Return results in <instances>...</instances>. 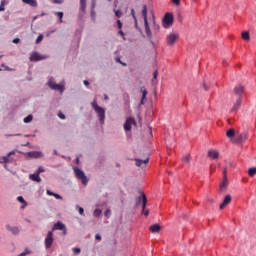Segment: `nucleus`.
I'll return each instance as SVG.
<instances>
[{
  "instance_id": "obj_1",
  "label": "nucleus",
  "mask_w": 256,
  "mask_h": 256,
  "mask_svg": "<svg viewBox=\"0 0 256 256\" xmlns=\"http://www.w3.org/2000/svg\"><path fill=\"white\" fill-rule=\"evenodd\" d=\"M92 109L97 113L101 125H105V109L97 104V99L91 103Z\"/></svg>"
},
{
  "instance_id": "obj_2",
  "label": "nucleus",
  "mask_w": 256,
  "mask_h": 256,
  "mask_svg": "<svg viewBox=\"0 0 256 256\" xmlns=\"http://www.w3.org/2000/svg\"><path fill=\"white\" fill-rule=\"evenodd\" d=\"M141 13L144 19V27H145L146 35L149 39H151V37H153V33L151 32V28L149 27V21L147 20V5H143Z\"/></svg>"
},
{
  "instance_id": "obj_3",
  "label": "nucleus",
  "mask_w": 256,
  "mask_h": 256,
  "mask_svg": "<svg viewBox=\"0 0 256 256\" xmlns=\"http://www.w3.org/2000/svg\"><path fill=\"white\" fill-rule=\"evenodd\" d=\"M47 85L53 91H59L60 93L65 91V87H63L61 84H57V82H55V78L53 77L49 78Z\"/></svg>"
},
{
  "instance_id": "obj_4",
  "label": "nucleus",
  "mask_w": 256,
  "mask_h": 256,
  "mask_svg": "<svg viewBox=\"0 0 256 256\" xmlns=\"http://www.w3.org/2000/svg\"><path fill=\"white\" fill-rule=\"evenodd\" d=\"M15 153L16 151L12 150L6 156L0 158V163L4 164L5 169H7V163H15V158L12 157V155H15Z\"/></svg>"
},
{
  "instance_id": "obj_5",
  "label": "nucleus",
  "mask_w": 256,
  "mask_h": 256,
  "mask_svg": "<svg viewBox=\"0 0 256 256\" xmlns=\"http://www.w3.org/2000/svg\"><path fill=\"white\" fill-rule=\"evenodd\" d=\"M173 15L171 13H166L162 19V27L164 29H169V27L173 26Z\"/></svg>"
},
{
  "instance_id": "obj_6",
  "label": "nucleus",
  "mask_w": 256,
  "mask_h": 256,
  "mask_svg": "<svg viewBox=\"0 0 256 256\" xmlns=\"http://www.w3.org/2000/svg\"><path fill=\"white\" fill-rule=\"evenodd\" d=\"M74 173L77 179H80L82 181V185H87V183H89V178H87L83 170L79 169L78 167H74Z\"/></svg>"
},
{
  "instance_id": "obj_7",
  "label": "nucleus",
  "mask_w": 256,
  "mask_h": 256,
  "mask_svg": "<svg viewBox=\"0 0 256 256\" xmlns=\"http://www.w3.org/2000/svg\"><path fill=\"white\" fill-rule=\"evenodd\" d=\"M50 231H52V233L54 231H63V234L67 235V227L61 221L56 222Z\"/></svg>"
},
{
  "instance_id": "obj_8",
  "label": "nucleus",
  "mask_w": 256,
  "mask_h": 256,
  "mask_svg": "<svg viewBox=\"0 0 256 256\" xmlns=\"http://www.w3.org/2000/svg\"><path fill=\"white\" fill-rule=\"evenodd\" d=\"M53 241H54L53 231L50 230V231H48L46 238L44 240L46 249H51V247H53Z\"/></svg>"
},
{
  "instance_id": "obj_9",
  "label": "nucleus",
  "mask_w": 256,
  "mask_h": 256,
  "mask_svg": "<svg viewBox=\"0 0 256 256\" xmlns=\"http://www.w3.org/2000/svg\"><path fill=\"white\" fill-rule=\"evenodd\" d=\"M141 203H142V209H147V196L145 195V193H142L141 196H139L136 199V207H139Z\"/></svg>"
},
{
  "instance_id": "obj_10",
  "label": "nucleus",
  "mask_w": 256,
  "mask_h": 256,
  "mask_svg": "<svg viewBox=\"0 0 256 256\" xmlns=\"http://www.w3.org/2000/svg\"><path fill=\"white\" fill-rule=\"evenodd\" d=\"M132 125H134V127H137V121H135V118L129 117L124 123V131H131Z\"/></svg>"
},
{
  "instance_id": "obj_11",
  "label": "nucleus",
  "mask_w": 256,
  "mask_h": 256,
  "mask_svg": "<svg viewBox=\"0 0 256 256\" xmlns=\"http://www.w3.org/2000/svg\"><path fill=\"white\" fill-rule=\"evenodd\" d=\"M179 39V35L175 34V33H170L169 35H167L166 37V43L167 45H175L176 41Z\"/></svg>"
},
{
  "instance_id": "obj_12",
  "label": "nucleus",
  "mask_w": 256,
  "mask_h": 256,
  "mask_svg": "<svg viewBox=\"0 0 256 256\" xmlns=\"http://www.w3.org/2000/svg\"><path fill=\"white\" fill-rule=\"evenodd\" d=\"M47 59V56H42L41 54H39V52H33L30 57H29V60L30 61H43Z\"/></svg>"
},
{
  "instance_id": "obj_13",
  "label": "nucleus",
  "mask_w": 256,
  "mask_h": 256,
  "mask_svg": "<svg viewBox=\"0 0 256 256\" xmlns=\"http://www.w3.org/2000/svg\"><path fill=\"white\" fill-rule=\"evenodd\" d=\"M241 103H243V100L241 97H238L231 109V113H237V111H239V107H241Z\"/></svg>"
},
{
  "instance_id": "obj_14",
  "label": "nucleus",
  "mask_w": 256,
  "mask_h": 256,
  "mask_svg": "<svg viewBox=\"0 0 256 256\" xmlns=\"http://www.w3.org/2000/svg\"><path fill=\"white\" fill-rule=\"evenodd\" d=\"M28 156L32 157L33 159H39V158L43 157V152H41V151H31V152H28Z\"/></svg>"
},
{
  "instance_id": "obj_15",
  "label": "nucleus",
  "mask_w": 256,
  "mask_h": 256,
  "mask_svg": "<svg viewBox=\"0 0 256 256\" xmlns=\"http://www.w3.org/2000/svg\"><path fill=\"white\" fill-rule=\"evenodd\" d=\"M229 203H231V195H226L223 202L220 204V209H225L226 206L229 205Z\"/></svg>"
},
{
  "instance_id": "obj_16",
  "label": "nucleus",
  "mask_w": 256,
  "mask_h": 256,
  "mask_svg": "<svg viewBox=\"0 0 256 256\" xmlns=\"http://www.w3.org/2000/svg\"><path fill=\"white\" fill-rule=\"evenodd\" d=\"M224 175V181L220 184V191H223V189H227V169L223 170Z\"/></svg>"
},
{
  "instance_id": "obj_17",
  "label": "nucleus",
  "mask_w": 256,
  "mask_h": 256,
  "mask_svg": "<svg viewBox=\"0 0 256 256\" xmlns=\"http://www.w3.org/2000/svg\"><path fill=\"white\" fill-rule=\"evenodd\" d=\"M234 92H235V95H238L239 97H241L242 93H245V87H243L242 85H238L234 88Z\"/></svg>"
},
{
  "instance_id": "obj_18",
  "label": "nucleus",
  "mask_w": 256,
  "mask_h": 256,
  "mask_svg": "<svg viewBox=\"0 0 256 256\" xmlns=\"http://www.w3.org/2000/svg\"><path fill=\"white\" fill-rule=\"evenodd\" d=\"M208 157L210 159H219V151H217V150L208 151Z\"/></svg>"
},
{
  "instance_id": "obj_19",
  "label": "nucleus",
  "mask_w": 256,
  "mask_h": 256,
  "mask_svg": "<svg viewBox=\"0 0 256 256\" xmlns=\"http://www.w3.org/2000/svg\"><path fill=\"white\" fill-rule=\"evenodd\" d=\"M161 231V225L159 224H153L150 226V232L151 233H159Z\"/></svg>"
},
{
  "instance_id": "obj_20",
  "label": "nucleus",
  "mask_w": 256,
  "mask_h": 256,
  "mask_svg": "<svg viewBox=\"0 0 256 256\" xmlns=\"http://www.w3.org/2000/svg\"><path fill=\"white\" fill-rule=\"evenodd\" d=\"M247 139V134L243 133L236 137L234 143H243Z\"/></svg>"
},
{
  "instance_id": "obj_21",
  "label": "nucleus",
  "mask_w": 256,
  "mask_h": 256,
  "mask_svg": "<svg viewBox=\"0 0 256 256\" xmlns=\"http://www.w3.org/2000/svg\"><path fill=\"white\" fill-rule=\"evenodd\" d=\"M30 179L32 181H36V183H41V176H39V173L30 174Z\"/></svg>"
},
{
  "instance_id": "obj_22",
  "label": "nucleus",
  "mask_w": 256,
  "mask_h": 256,
  "mask_svg": "<svg viewBox=\"0 0 256 256\" xmlns=\"http://www.w3.org/2000/svg\"><path fill=\"white\" fill-rule=\"evenodd\" d=\"M135 161H136V167H141L142 164L147 165V163H149V158H146L144 160L135 159Z\"/></svg>"
},
{
  "instance_id": "obj_23",
  "label": "nucleus",
  "mask_w": 256,
  "mask_h": 256,
  "mask_svg": "<svg viewBox=\"0 0 256 256\" xmlns=\"http://www.w3.org/2000/svg\"><path fill=\"white\" fill-rule=\"evenodd\" d=\"M26 5L30 7H37L38 3L37 0H22Z\"/></svg>"
},
{
  "instance_id": "obj_24",
  "label": "nucleus",
  "mask_w": 256,
  "mask_h": 256,
  "mask_svg": "<svg viewBox=\"0 0 256 256\" xmlns=\"http://www.w3.org/2000/svg\"><path fill=\"white\" fill-rule=\"evenodd\" d=\"M8 231H11L13 235H19V228L18 227H10L9 225L6 226Z\"/></svg>"
},
{
  "instance_id": "obj_25",
  "label": "nucleus",
  "mask_w": 256,
  "mask_h": 256,
  "mask_svg": "<svg viewBox=\"0 0 256 256\" xmlns=\"http://www.w3.org/2000/svg\"><path fill=\"white\" fill-rule=\"evenodd\" d=\"M86 9H87V0H80V11H82V13H85Z\"/></svg>"
},
{
  "instance_id": "obj_26",
  "label": "nucleus",
  "mask_w": 256,
  "mask_h": 256,
  "mask_svg": "<svg viewBox=\"0 0 256 256\" xmlns=\"http://www.w3.org/2000/svg\"><path fill=\"white\" fill-rule=\"evenodd\" d=\"M17 201H19V203L23 204L21 206V209H25V207H27V201H25V198H23V196H18Z\"/></svg>"
},
{
  "instance_id": "obj_27",
  "label": "nucleus",
  "mask_w": 256,
  "mask_h": 256,
  "mask_svg": "<svg viewBox=\"0 0 256 256\" xmlns=\"http://www.w3.org/2000/svg\"><path fill=\"white\" fill-rule=\"evenodd\" d=\"M226 136L228 137V139H233V137H235V129H229L226 132Z\"/></svg>"
},
{
  "instance_id": "obj_28",
  "label": "nucleus",
  "mask_w": 256,
  "mask_h": 256,
  "mask_svg": "<svg viewBox=\"0 0 256 256\" xmlns=\"http://www.w3.org/2000/svg\"><path fill=\"white\" fill-rule=\"evenodd\" d=\"M248 175H249V177H255V175H256V167L250 168L248 170Z\"/></svg>"
},
{
  "instance_id": "obj_29",
  "label": "nucleus",
  "mask_w": 256,
  "mask_h": 256,
  "mask_svg": "<svg viewBox=\"0 0 256 256\" xmlns=\"http://www.w3.org/2000/svg\"><path fill=\"white\" fill-rule=\"evenodd\" d=\"M142 99H141V105H143V101H145V99H147V91L145 89H142Z\"/></svg>"
},
{
  "instance_id": "obj_30",
  "label": "nucleus",
  "mask_w": 256,
  "mask_h": 256,
  "mask_svg": "<svg viewBox=\"0 0 256 256\" xmlns=\"http://www.w3.org/2000/svg\"><path fill=\"white\" fill-rule=\"evenodd\" d=\"M242 39L244 41H249L250 39L249 32H242Z\"/></svg>"
},
{
  "instance_id": "obj_31",
  "label": "nucleus",
  "mask_w": 256,
  "mask_h": 256,
  "mask_svg": "<svg viewBox=\"0 0 256 256\" xmlns=\"http://www.w3.org/2000/svg\"><path fill=\"white\" fill-rule=\"evenodd\" d=\"M103 213V211H101V209H95L93 212L94 217H101V214Z\"/></svg>"
},
{
  "instance_id": "obj_32",
  "label": "nucleus",
  "mask_w": 256,
  "mask_h": 256,
  "mask_svg": "<svg viewBox=\"0 0 256 256\" xmlns=\"http://www.w3.org/2000/svg\"><path fill=\"white\" fill-rule=\"evenodd\" d=\"M31 121H33V115L31 114L24 118V123H31Z\"/></svg>"
},
{
  "instance_id": "obj_33",
  "label": "nucleus",
  "mask_w": 256,
  "mask_h": 256,
  "mask_svg": "<svg viewBox=\"0 0 256 256\" xmlns=\"http://www.w3.org/2000/svg\"><path fill=\"white\" fill-rule=\"evenodd\" d=\"M55 15L59 17L60 23H63V12H55Z\"/></svg>"
},
{
  "instance_id": "obj_34",
  "label": "nucleus",
  "mask_w": 256,
  "mask_h": 256,
  "mask_svg": "<svg viewBox=\"0 0 256 256\" xmlns=\"http://www.w3.org/2000/svg\"><path fill=\"white\" fill-rule=\"evenodd\" d=\"M114 13L118 18L123 17V12L121 10H114Z\"/></svg>"
},
{
  "instance_id": "obj_35",
  "label": "nucleus",
  "mask_w": 256,
  "mask_h": 256,
  "mask_svg": "<svg viewBox=\"0 0 256 256\" xmlns=\"http://www.w3.org/2000/svg\"><path fill=\"white\" fill-rule=\"evenodd\" d=\"M190 159H191V156L186 155V156H184V157L182 158V161H183V163H189Z\"/></svg>"
},
{
  "instance_id": "obj_36",
  "label": "nucleus",
  "mask_w": 256,
  "mask_h": 256,
  "mask_svg": "<svg viewBox=\"0 0 256 256\" xmlns=\"http://www.w3.org/2000/svg\"><path fill=\"white\" fill-rule=\"evenodd\" d=\"M41 41H43V34H39V36L37 37L35 43L38 45V43H41Z\"/></svg>"
},
{
  "instance_id": "obj_37",
  "label": "nucleus",
  "mask_w": 256,
  "mask_h": 256,
  "mask_svg": "<svg viewBox=\"0 0 256 256\" xmlns=\"http://www.w3.org/2000/svg\"><path fill=\"white\" fill-rule=\"evenodd\" d=\"M105 217H107V219H109L111 217V210L110 209H106L104 212Z\"/></svg>"
},
{
  "instance_id": "obj_38",
  "label": "nucleus",
  "mask_w": 256,
  "mask_h": 256,
  "mask_svg": "<svg viewBox=\"0 0 256 256\" xmlns=\"http://www.w3.org/2000/svg\"><path fill=\"white\" fill-rule=\"evenodd\" d=\"M142 215H144L145 217H149V210L146 208H142Z\"/></svg>"
},
{
  "instance_id": "obj_39",
  "label": "nucleus",
  "mask_w": 256,
  "mask_h": 256,
  "mask_svg": "<svg viewBox=\"0 0 256 256\" xmlns=\"http://www.w3.org/2000/svg\"><path fill=\"white\" fill-rule=\"evenodd\" d=\"M72 251L74 255H79V253H81V248H73Z\"/></svg>"
},
{
  "instance_id": "obj_40",
  "label": "nucleus",
  "mask_w": 256,
  "mask_h": 256,
  "mask_svg": "<svg viewBox=\"0 0 256 256\" xmlns=\"http://www.w3.org/2000/svg\"><path fill=\"white\" fill-rule=\"evenodd\" d=\"M118 33H119V35H121L123 41H125V40H126V38H125V32H123L122 29H119Z\"/></svg>"
},
{
  "instance_id": "obj_41",
  "label": "nucleus",
  "mask_w": 256,
  "mask_h": 256,
  "mask_svg": "<svg viewBox=\"0 0 256 256\" xmlns=\"http://www.w3.org/2000/svg\"><path fill=\"white\" fill-rule=\"evenodd\" d=\"M116 61H117V63H120L121 65H123V67H127V63H123V62L121 61V58L117 57V58H116Z\"/></svg>"
},
{
  "instance_id": "obj_42",
  "label": "nucleus",
  "mask_w": 256,
  "mask_h": 256,
  "mask_svg": "<svg viewBox=\"0 0 256 256\" xmlns=\"http://www.w3.org/2000/svg\"><path fill=\"white\" fill-rule=\"evenodd\" d=\"M153 23H154V29H155V31H159V29H161V26H159V24H156L155 23V20H153Z\"/></svg>"
},
{
  "instance_id": "obj_43",
  "label": "nucleus",
  "mask_w": 256,
  "mask_h": 256,
  "mask_svg": "<svg viewBox=\"0 0 256 256\" xmlns=\"http://www.w3.org/2000/svg\"><path fill=\"white\" fill-rule=\"evenodd\" d=\"M117 27L118 29H123V22L121 20H117Z\"/></svg>"
},
{
  "instance_id": "obj_44",
  "label": "nucleus",
  "mask_w": 256,
  "mask_h": 256,
  "mask_svg": "<svg viewBox=\"0 0 256 256\" xmlns=\"http://www.w3.org/2000/svg\"><path fill=\"white\" fill-rule=\"evenodd\" d=\"M36 173H38V175H41V173H45V169H43V167H39Z\"/></svg>"
},
{
  "instance_id": "obj_45",
  "label": "nucleus",
  "mask_w": 256,
  "mask_h": 256,
  "mask_svg": "<svg viewBox=\"0 0 256 256\" xmlns=\"http://www.w3.org/2000/svg\"><path fill=\"white\" fill-rule=\"evenodd\" d=\"M171 1L173 5H177V6L181 5V0H171Z\"/></svg>"
},
{
  "instance_id": "obj_46",
  "label": "nucleus",
  "mask_w": 256,
  "mask_h": 256,
  "mask_svg": "<svg viewBox=\"0 0 256 256\" xmlns=\"http://www.w3.org/2000/svg\"><path fill=\"white\" fill-rule=\"evenodd\" d=\"M47 195H49L50 197H54L55 193L51 190H47L46 191Z\"/></svg>"
},
{
  "instance_id": "obj_47",
  "label": "nucleus",
  "mask_w": 256,
  "mask_h": 256,
  "mask_svg": "<svg viewBox=\"0 0 256 256\" xmlns=\"http://www.w3.org/2000/svg\"><path fill=\"white\" fill-rule=\"evenodd\" d=\"M78 211L80 215H84L85 210L82 207H78Z\"/></svg>"
},
{
  "instance_id": "obj_48",
  "label": "nucleus",
  "mask_w": 256,
  "mask_h": 256,
  "mask_svg": "<svg viewBox=\"0 0 256 256\" xmlns=\"http://www.w3.org/2000/svg\"><path fill=\"white\" fill-rule=\"evenodd\" d=\"M159 75V71L155 70L153 72V79H157V76Z\"/></svg>"
},
{
  "instance_id": "obj_49",
  "label": "nucleus",
  "mask_w": 256,
  "mask_h": 256,
  "mask_svg": "<svg viewBox=\"0 0 256 256\" xmlns=\"http://www.w3.org/2000/svg\"><path fill=\"white\" fill-rule=\"evenodd\" d=\"M24 254L26 255H31V250H29V248H26L24 251H23Z\"/></svg>"
},
{
  "instance_id": "obj_50",
  "label": "nucleus",
  "mask_w": 256,
  "mask_h": 256,
  "mask_svg": "<svg viewBox=\"0 0 256 256\" xmlns=\"http://www.w3.org/2000/svg\"><path fill=\"white\" fill-rule=\"evenodd\" d=\"M131 15L135 21H137V16H135V10H131Z\"/></svg>"
},
{
  "instance_id": "obj_51",
  "label": "nucleus",
  "mask_w": 256,
  "mask_h": 256,
  "mask_svg": "<svg viewBox=\"0 0 256 256\" xmlns=\"http://www.w3.org/2000/svg\"><path fill=\"white\" fill-rule=\"evenodd\" d=\"M58 117L60 119H65V114H63L62 112H58Z\"/></svg>"
},
{
  "instance_id": "obj_52",
  "label": "nucleus",
  "mask_w": 256,
  "mask_h": 256,
  "mask_svg": "<svg viewBox=\"0 0 256 256\" xmlns=\"http://www.w3.org/2000/svg\"><path fill=\"white\" fill-rule=\"evenodd\" d=\"M21 134H6V137H19Z\"/></svg>"
},
{
  "instance_id": "obj_53",
  "label": "nucleus",
  "mask_w": 256,
  "mask_h": 256,
  "mask_svg": "<svg viewBox=\"0 0 256 256\" xmlns=\"http://www.w3.org/2000/svg\"><path fill=\"white\" fill-rule=\"evenodd\" d=\"M55 199H63V197L57 193H54Z\"/></svg>"
},
{
  "instance_id": "obj_54",
  "label": "nucleus",
  "mask_w": 256,
  "mask_h": 256,
  "mask_svg": "<svg viewBox=\"0 0 256 256\" xmlns=\"http://www.w3.org/2000/svg\"><path fill=\"white\" fill-rule=\"evenodd\" d=\"M95 240L96 241H101V235L100 234H96L95 235Z\"/></svg>"
},
{
  "instance_id": "obj_55",
  "label": "nucleus",
  "mask_w": 256,
  "mask_h": 256,
  "mask_svg": "<svg viewBox=\"0 0 256 256\" xmlns=\"http://www.w3.org/2000/svg\"><path fill=\"white\" fill-rule=\"evenodd\" d=\"M21 41V39H19V38H14L13 40H12V43H19Z\"/></svg>"
},
{
  "instance_id": "obj_56",
  "label": "nucleus",
  "mask_w": 256,
  "mask_h": 256,
  "mask_svg": "<svg viewBox=\"0 0 256 256\" xmlns=\"http://www.w3.org/2000/svg\"><path fill=\"white\" fill-rule=\"evenodd\" d=\"M0 11H5V6H3V3L0 5Z\"/></svg>"
},
{
  "instance_id": "obj_57",
  "label": "nucleus",
  "mask_w": 256,
  "mask_h": 256,
  "mask_svg": "<svg viewBox=\"0 0 256 256\" xmlns=\"http://www.w3.org/2000/svg\"><path fill=\"white\" fill-rule=\"evenodd\" d=\"M84 85H85L86 87H89V81L84 80Z\"/></svg>"
},
{
  "instance_id": "obj_58",
  "label": "nucleus",
  "mask_w": 256,
  "mask_h": 256,
  "mask_svg": "<svg viewBox=\"0 0 256 256\" xmlns=\"http://www.w3.org/2000/svg\"><path fill=\"white\" fill-rule=\"evenodd\" d=\"M205 91H209V87H207V84H204Z\"/></svg>"
},
{
  "instance_id": "obj_59",
  "label": "nucleus",
  "mask_w": 256,
  "mask_h": 256,
  "mask_svg": "<svg viewBox=\"0 0 256 256\" xmlns=\"http://www.w3.org/2000/svg\"><path fill=\"white\" fill-rule=\"evenodd\" d=\"M45 13L44 12H42L40 15H39V17H45Z\"/></svg>"
},
{
  "instance_id": "obj_60",
  "label": "nucleus",
  "mask_w": 256,
  "mask_h": 256,
  "mask_svg": "<svg viewBox=\"0 0 256 256\" xmlns=\"http://www.w3.org/2000/svg\"><path fill=\"white\" fill-rule=\"evenodd\" d=\"M18 256H27V255L24 252H22Z\"/></svg>"
},
{
  "instance_id": "obj_61",
  "label": "nucleus",
  "mask_w": 256,
  "mask_h": 256,
  "mask_svg": "<svg viewBox=\"0 0 256 256\" xmlns=\"http://www.w3.org/2000/svg\"><path fill=\"white\" fill-rule=\"evenodd\" d=\"M92 9H95V2L92 3Z\"/></svg>"
},
{
  "instance_id": "obj_62",
  "label": "nucleus",
  "mask_w": 256,
  "mask_h": 256,
  "mask_svg": "<svg viewBox=\"0 0 256 256\" xmlns=\"http://www.w3.org/2000/svg\"><path fill=\"white\" fill-rule=\"evenodd\" d=\"M104 99H109V97L107 95L104 96Z\"/></svg>"
},
{
  "instance_id": "obj_63",
  "label": "nucleus",
  "mask_w": 256,
  "mask_h": 256,
  "mask_svg": "<svg viewBox=\"0 0 256 256\" xmlns=\"http://www.w3.org/2000/svg\"><path fill=\"white\" fill-rule=\"evenodd\" d=\"M76 163H79V158H76Z\"/></svg>"
},
{
  "instance_id": "obj_64",
  "label": "nucleus",
  "mask_w": 256,
  "mask_h": 256,
  "mask_svg": "<svg viewBox=\"0 0 256 256\" xmlns=\"http://www.w3.org/2000/svg\"><path fill=\"white\" fill-rule=\"evenodd\" d=\"M55 3H59V1H58V0H55Z\"/></svg>"
}]
</instances>
